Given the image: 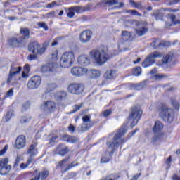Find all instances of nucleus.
Segmentation results:
<instances>
[{
  "mask_svg": "<svg viewBox=\"0 0 180 180\" xmlns=\"http://www.w3.org/2000/svg\"><path fill=\"white\" fill-rule=\"evenodd\" d=\"M89 56L93 63L98 65H103L109 60L108 51L103 49L92 50L89 52Z\"/></svg>",
  "mask_w": 180,
  "mask_h": 180,
  "instance_id": "obj_1",
  "label": "nucleus"
},
{
  "mask_svg": "<svg viewBox=\"0 0 180 180\" xmlns=\"http://www.w3.org/2000/svg\"><path fill=\"white\" fill-rule=\"evenodd\" d=\"M126 131H127V124H124L122 128L117 131L114 136L113 141L107 143V146L112 150L117 148L120 143H123L124 140L122 139V136H124Z\"/></svg>",
  "mask_w": 180,
  "mask_h": 180,
  "instance_id": "obj_2",
  "label": "nucleus"
},
{
  "mask_svg": "<svg viewBox=\"0 0 180 180\" xmlns=\"http://www.w3.org/2000/svg\"><path fill=\"white\" fill-rule=\"evenodd\" d=\"M75 63V55L72 51L65 52L60 57V65L62 68H70Z\"/></svg>",
  "mask_w": 180,
  "mask_h": 180,
  "instance_id": "obj_3",
  "label": "nucleus"
},
{
  "mask_svg": "<svg viewBox=\"0 0 180 180\" xmlns=\"http://www.w3.org/2000/svg\"><path fill=\"white\" fill-rule=\"evenodd\" d=\"M141 115H143V111L139 108L135 107L132 108L129 117L131 127H134L139 123Z\"/></svg>",
  "mask_w": 180,
  "mask_h": 180,
  "instance_id": "obj_4",
  "label": "nucleus"
},
{
  "mask_svg": "<svg viewBox=\"0 0 180 180\" xmlns=\"http://www.w3.org/2000/svg\"><path fill=\"white\" fill-rule=\"evenodd\" d=\"M160 115L165 122L172 123L174 120V110L169 108L168 107H162Z\"/></svg>",
  "mask_w": 180,
  "mask_h": 180,
  "instance_id": "obj_5",
  "label": "nucleus"
},
{
  "mask_svg": "<svg viewBox=\"0 0 180 180\" xmlns=\"http://www.w3.org/2000/svg\"><path fill=\"white\" fill-rule=\"evenodd\" d=\"M85 89V86L81 83H72L69 85L68 91L70 94L73 95H81L84 90Z\"/></svg>",
  "mask_w": 180,
  "mask_h": 180,
  "instance_id": "obj_6",
  "label": "nucleus"
},
{
  "mask_svg": "<svg viewBox=\"0 0 180 180\" xmlns=\"http://www.w3.org/2000/svg\"><path fill=\"white\" fill-rule=\"evenodd\" d=\"M158 57H161V54L158 53V52L150 53L142 63V67H143V68L150 67V65H153V64L155 63V58Z\"/></svg>",
  "mask_w": 180,
  "mask_h": 180,
  "instance_id": "obj_7",
  "label": "nucleus"
},
{
  "mask_svg": "<svg viewBox=\"0 0 180 180\" xmlns=\"http://www.w3.org/2000/svg\"><path fill=\"white\" fill-rule=\"evenodd\" d=\"M28 50L31 53H33V54H39L40 56L45 53V49L41 48L37 41L30 43L28 46Z\"/></svg>",
  "mask_w": 180,
  "mask_h": 180,
  "instance_id": "obj_8",
  "label": "nucleus"
},
{
  "mask_svg": "<svg viewBox=\"0 0 180 180\" xmlns=\"http://www.w3.org/2000/svg\"><path fill=\"white\" fill-rule=\"evenodd\" d=\"M41 84V77L40 76L32 77L27 82L28 89H37Z\"/></svg>",
  "mask_w": 180,
  "mask_h": 180,
  "instance_id": "obj_9",
  "label": "nucleus"
},
{
  "mask_svg": "<svg viewBox=\"0 0 180 180\" xmlns=\"http://www.w3.org/2000/svg\"><path fill=\"white\" fill-rule=\"evenodd\" d=\"M56 104L54 101H48L41 105L40 109L44 113H52L56 110Z\"/></svg>",
  "mask_w": 180,
  "mask_h": 180,
  "instance_id": "obj_10",
  "label": "nucleus"
},
{
  "mask_svg": "<svg viewBox=\"0 0 180 180\" xmlns=\"http://www.w3.org/2000/svg\"><path fill=\"white\" fill-rule=\"evenodd\" d=\"M136 25L138 26V28L135 30V32L138 36H144L146 33L148 31L147 28V22L146 21H138L136 23Z\"/></svg>",
  "mask_w": 180,
  "mask_h": 180,
  "instance_id": "obj_11",
  "label": "nucleus"
},
{
  "mask_svg": "<svg viewBox=\"0 0 180 180\" xmlns=\"http://www.w3.org/2000/svg\"><path fill=\"white\" fill-rule=\"evenodd\" d=\"M26 146V136L23 135H20L17 137L15 142V148L17 150H22V148H25Z\"/></svg>",
  "mask_w": 180,
  "mask_h": 180,
  "instance_id": "obj_12",
  "label": "nucleus"
},
{
  "mask_svg": "<svg viewBox=\"0 0 180 180\" xmlns=\"http://www.w3.org/2000/svg\"><path fill=\"white\" fill-rule=\"evenodd\" d=\"M88 72V69L81 67H74L71 69V74L75 77H82Z\"/></svg>",
  "mask_w": 180,
  "mask_h": 180,
  "instance_id": "obj_13",
  "label": "nucleus"
},
{
  "mask_svg": "<svg viewBox=\"0 0 180 180\" xmlns=\"http://www.w3.org/2000/svg\"><path fill=\"white\" fill-rule=\"evenodd\" d=\"M92 37V32L91 30L83 31L80 34L79 40L81 43L85 44L89 43Z\"/></svg>",
  "mask_w": 180,
  "mask_h": 180,
  "instance_id": "obj_14",
  "label": "nucleus"
},
{
  "mask_svg": "<svg viewBox=\"0 0 180 180\" xmlns=\"http://www.w3.org/2000/svg\"><path fill=\"white\" fill-rule=\"evenodd\" d=\"M21 70H22V68H20V67L12 66L11 68L10 73H9L8 79H7V84H9V82H11V81H12V79L15 77V75H18V74H20Z\"/></svg>",
  "mask_w": 180,
  "mask_h": 180,
  "instance_id": "obj_15",
  "label": "nucleus"
},
{
  "mask_svg": "<svg viewBox=\"0 0 180 180\" xmlns=\"http://www.w3.org/2000/svg\"><path fill=\"white\" fill-rule=\"evenodd\" d=\"M77 63L79 65L88 67L91 64V59L86 55H81L77 58Z\"/></svg>",
  "mask_w": 180,
  "mask_h": 180,
  "instance_id": "obj_16",
  "label": "nucleus"
},
{
  "mask_svg": "<svg viewBox=\"0 0 180 180\" xmlns=\"http://www.w3.org/2000/svg\"><path fill=\"white\" fill-rule=\"evenodd\" d=\"M37 146V145L36 143L30 145L27 151V154L30 155L28 158H31L32 161H33V160H34V157L37 155V149H36Z\"/></svg>",
  "mask_w": 180,
  "mask_h": 180,
  "instance_id": "obj_17",
  "label": "nucleus"
},
{
  "mask_svg": "<svg viewBox=\"0 0 180 180\" xmlns=\"http://www.w3.org/2000/svg\"><path fill=\"white\" fill-rule=\"evenodd\" d=\"M54 71V64L48 63L41 66V72L44 73L45 75H48V74H51Z\"/></svg>",
  "mask_w": 180,
  "mask_h": 180,
  "instance_id": "obj_18",
  "label": "nucleus"
},
{
  "mask_svg": "<svg viewBox=\"0 0 180 180\" xmlns=\"http://www.w3.org/2000/svg\"><path fill=\"white\" fill-rule=\"evenodd\" d=\"M69 12L67 14L68 18H72L77 13H81L83 11L81 6H73L68 8Z\"/></svg>",
  "mask_w": 180,
  "mask_h": 180,
  "instance_id": "obj_19",
  "label": "nucleus"
},
{
  "mask_svg": "<svg viewBox=\"0 0 180 180\" xmlns=\"http://www.w3.org/2000/svg\"><path fill=\"white\" fill-rule=\"evenodd\" d=\"M162 46H169V42H165L161 41V39H155L151 43V46L154 49H158V47H162Z\"/></svg>",
  "mask_w": 180,
  "mask_h": 180,
  "instance_id": "obj_20",
  "label": "nucleus"
},
{
  "mask_svg": "<svg viewBox=\"0 0 180 180\" xmlns=\"http://www.w3.org/2000/svg\"><path fill=\"white\" fill-rule=\"evenodd\" d=\"M92 126H94V122L90 121L79 127L77 130L79 133H84V131H86V130H89V129L92 127Z\"/></svg>",
  "mask_w": 180,
  "mask_h": 180,
  "instance_id": "obj_21",
  "label": "nucleus"
},
{
  "mask_svg": "<svg viewBox=\"0 0 180 180\" xmlns=\"http://www.w3.org/2000/svg\"><path fill=\"white\" fill-rule=\"evenodd\" d=\"M56 151L60 155L64 156L65 154H67V153H68V147L63 144H60L58 146Z\"/></svg>",
  "mask_w": 180,
  "mask_h": 180,
  "instance_id": "obj_22",
  "label": "nucleus"
},
{
  "mask_svg": "<svg viewBox=\"0 0 180 180\" xmlns=\"http://www.w3.org/2000/svg\"><path fill=\"white\" fill-rule=\"evenodd\" d=\"M86 74H88L91 78L94 79L99 78V77H101V71L96 70H87Z\"/></svg>",
  "mask_w": 180,
  "mask_h": 180,
  "instance_id": "obj_23",
  "label": "nucleus"
},
{
  "mask_svg": "<svg viewBox=\"0 0 180 180\" xmlns=\"http://www.w3.org/2000/svg\"><path fill=\"white\" fill-rule=\"evenodd\" d=\"M117 76L116 70H107L105 74V77L107 79H113V78H116Z\"/></svg>",
  "mask_w": 180,
  "mask_h": 180,
  "instance_id": "obj_24",
  "label": "nucleus"
},
{
  "mask_svg": "<svg viewBox=\"0 0 180 180\" xmlns=\"http://www.w3.org/2000/svg\"><path fill=\"white\" fill-rule=\"evenodd\" d=\"M146 86H147V82H143L140 84H132L131 89H134V91H141V89H144Z\"/></svg>",
  "mask_w": 180,
  "mask_h": 180,
  "instance_id": "obj_25",
  "label": "nucleus"
},
{
  "mask_svg": "<svg viewBox=\"0 0 180 180\" xmlns=\"http://www.w3.org/2000/svg\"><path fill=\"white\" fill-rule=\"evenodd\" d=\"M174 60V54L172 53H169L163 56V58L162 59V62L163 64H168L171 63Z\"/></svg>",
  "mask_w": 180,
  "mask_h": 180,
  "instance_id": "obj_26",
  "label": "nucleus"
},
{
  "mask_svg": "<svg viewBox=\"0 0 180 180\" xmlns=\"http://www.w3.org/2000/svg\"><path fill=\"white\" fill-rule=\"evenodd\" d=\"M164 128V125L160 121H156L153 127L154 133H158V131H161V129Z\"/></svg>",
  "mask_w": 180,
  "mask_h": 180,
  "instance_id": "obj_27",
  "label": "nucleus"
},
{
  "mask_svg": "<svg viewBox=\"0 0 180 180\" xmlns=\"http://www.w3.org/2000/svg\"><path fill=\"white\" fill-rule=\"evenodd\" d=\"M67 97V92L65 91H58L56 93L55 98L57 101H61V99H65Z\"/></svg>",
  "mask_w": 180,
  "mask_h": 180,
  "instance_id": "obj_28",
  "label": "nucleus"
},
{
  "mask_svg": "<svg viewBox=\"0 0 180 180\" xmlns=\"http://www.w3.org/2000/svg\"><path fill=\"white\" fill-rule=\"evenodd\" d=\"M164 137V134L162 131H158L155 133V137L153 139V141H160V140H162Z\"/></svg>",
  "mask_w": 180,
  "mask_h": 180,
  "instance_id": "obj_29",
  "label": "nucleus"
},
{
  "mask_svg": "<svg viewBox=\"0 0 180 180\" xmlns=\"http://www.w3.org/2000/svg\"><path fill=\"white\" fill-rule=\"evenodd\" d=\"M130 36H131V34L127 31H123L122 33V39L124 41H127L130 39Z\"/></svg>",
  "mask_w": 180,
  "mask_h": 180,
  "instance_id": "obj_30",
  "label": "nucleus"
},
{
  "mask_svg": "<svg viewBox=\"0 0 180 180\" xmlns=\"http://www.w3.org/2000/svg\"><path fill=\"white\" fill-rule=\"evenodd\" d=\"M11 167L7 166L6 167H0V174L1 175H6L9 171H11Z\"/></svg>",
  "mask_w": 180,
  "mask_h": 180,
  "instance_id": "obj_31",
  "label": "nucleus"
},
{
  "mask_svg": "<svg viewBox=\"0 0 180 180\" xmlns=\"http://www.w3.org/2000/svg\"><path fill=\"white\" fill-rule=\"evenodd\" d=\"M49 171L48 170H43L39 173V176H37L35 178H39V179L41 178V179H46L47 176H49Z\"/></svg>",
  "mask_w": 180,
  "mask_h": 180,
  "instance_id": "obj_32",
  "label": "nucleus"
},
{
  "mask_svg": "<svg viewBox=\"0 0 180 180\" xmlns=\"http://www.w3.org/2000/svg\"><path fill=\"white\" fill-rule=\"evenodd\" d=\"M32 162H33V161L32 160V158H28L27 160V163H22L20 165V168L21 169H26V168H27L29 167V165H30V164H32Z\"/></svg>",
  "mask_w": 180,
  "mask_h": 180,
  "instance_id": "obj_33",
  "label": "nucleus"
},
{
  "mask_svg": "<svg viewBox=\"0 0 180 180\" xmlns=\"http://www.w3.org/2000/svg\"><path fill=\"white\" fill-rule=\"evenodd\" d=\"M56 15H57V11H51L45 14L44 15V18L45 19H51L53 18H56Z\"/></svg>",
  "mask_w": 180,
  "mask_h": 180,
  "instance_id": "obj_34",
  "label": "nucleus"
},
{
  "mask_svg": "<svg viewBox=\"0 0 180 180\" xmlns=\"http://www.w3.org/2000/svg\"><path fill=\"white\" fill-rule=\"evenodd\" d=\"M26 39H27V38H25L23 37L21 38L17 39L18 46H25L26 44V43H27V41H26Z\"/></svg>",
  "mask_w": 180,
  "mask_h": 180,
  "instance_id": "obj_35",
  "label": "nucleus"
},
{
  "mask_svg": "<svg viewBox=\"0 0 180 180\" xmlns=\"http://www.w3.org/2000/svg\"><path fill=\"white\" fill-rule=\"evenodd\" d=\"M8 44L12 47H16L18 46V38H13L8 40Z\"/></svg>",
  "mask_w": 180,
  "mask_h": 180,
  "instance_id": "obj_36",
  "label": "nucleus"
},
{
  "mask_svg": "<svg viewBox=\"0 0 180 180\" xmlns=\"http://www.w3.org/2000/svg\"><path fill=\"white\" fill-rule=\"evenodd\" d=\"M8 158H5L0 160V168H5L8 167Z\"/></svg>",
  "mask_w": 180,
  "mask_h": 180,
  "instance_id": "obj_37",
  "label": "nucleus"
},
{
  "mask_svg": "<svg viewBox=\"0 0 180 180\" xmlns=\"http://www.w3.org/2000/svg\"><path fill=\"white\" fill-rule=\"evenodd\" d=\"M127 13H130L133 16H141V13L137 12L136 10H127Z\"/></svg>",
  "mask_w": 180,
  "mask_h": 180,
  "instance_id": "obj_38",
  "label": "nucleus"
},
{
  "mask_svg": "<svg viewBox=\"0 0 180 180\" xmlns=\"http://www.w3.org/2000/svg\"><path fill=\"white\" fill-rule=\"evenodd\" d=\"M116 4H117V0H107L104 2V5H107L108 6H113Z\"/></svg>",
  "mask_w": 180,
  "mask_h": 180,
  "instance_id": "obj_39",
  "label": "nucleus"
},
{
  "mask_svg": "<svg viewBox=\"0 0 180 180\" xmlns=\"http://www.w3.org/2000/svg\"><path fill=\"white\" fill-rule=\"evenodd\" d=\"M170 20L172 22V23H174V25L180 24V20L176 19V17L174 15H170Z\"/></svg>",
  "mask_w": 180,
  "mask_h": 180,
  "instance_id": "obj_40",
  "label": "nucleus"
},
{
  "mask_svg": "<svg viewBox=\"0 0 180 180\" xmlns=\"http://www.w3.org/2000/svg\"><path fill=\"white\" fill-rule=\"evenodd\" d=\"M141 74V67H136L133 72V75L135 77H139Z\"/></svg>",
  "mask_w": 180,
  "mask_h": 180,
  "instance_id": "obj_41",
  "label": "nucleus"
},
{
  "mask_svg": "<svg viewBox=\"0 0 180 180\" xmlns=\"http://www.w3.org/2000/svg\"><path fill=\"white\" fill-rule=\"evenodd\" d=\"M20 33L25 37H29L30 31L27 28H21Z\"/></svg>",
  "mask_w": 180,
  "mask_h": 180,
  "instance_id": "obj_42",
  "label": "nucleus"
},
{
  "mask_svg": "<svg viewBox=\"0 0 180 180\" xmlns=\"http://www.w3.org/2000/svg\"><path fill=\"white\" fill-rule=\"evenodd\" d=\"M51 57L52 60H58V51L57 50L53 51L51 54Z\"/></svg>",
  "mask_w": 180,
  "mask_h": 180,
  "instance_id": "obj_43",
  "label": "nucleus"
},
{
  "mask_svg": "<svg viewBox=\"0 0 180 180\" xmlns=\"http://www.w3.org/2000/svg\"><path fill=\"white\" fill-rule=\"evenodd\" d=\"M37 26L39 27H42V29H44V30H49V27L44 22H37Z\"/></svg>",
  "mask_w": 180,
  "mask_h": 180,
  "instance_id": "obj_44",
  "label": "nucleus"
},
{
  "mask_svg": "<svg viewBox=\"0 0 180 180\" xmlns=\"http://www.w3.org/2000/svg\"><path fill=\"white\" fill-rule=\"evenodd\" d=\"M164 78H167L166 75H162V74H157L155 75V79H164Z\"/></svg>",
  "mask_w": 180,
  "mask_h": 180,
  "instance_id": "obj_45",
  "label": "nucleus"
},
{
  "mask_svg": "<svg viewBox=\"0 0 180 180\" xmlns=\"http://www.w3.org/2000/svg\"><path fill=\"white\" fill-rule=\"evenodd\" d=\"M78 163L77 162H73L72 163L70 164V165H67V167H65V171H68V169H70V168H72L73 167H75L77 166Z\"/></svg>",
  "mask_w": 180,
  "mask_h": 180,
  "instance_id": "obj_46",
  "label": "nucleus"
},
{
  "mask_svg": "<svg viewBox=\"0 0 180 180\" xmlns=\"http://www.w3.org/2000/svg\"><path fill=\"white\" fill-rule=\"evenodd\" d=\"M13 116V113L11 111L8 112L6 115V121L9 122L12 117Z\"/></svg>",
  "mask_w": 180,
  "mask_h": 180,
  "instance_id": "obj_47",
  "label": "nucleus"
},
{
  "mask_svg": "<svg viewBox=\"0 0 180 180\" xmlns=\"http://www.w3.org/2000/svg\"><path fill=\"white\" fill-rule=\"evenodd\" d=\"M83 124L88 123L91 122V116L85 115L82 117Z\"/></svg>",
  "mask_w": 180,
  "mask_h": 180,
  "instance_id": "obj_48",
  "label": "nucleus"
},
{
  "mask_svg": "<svg viewBox=\"0 0 180 180\" xmlns=\"http://www.w3.org/2000/svg\"><path fill=\"white\" fill-rule=\"evenodd\" d=\"M81 108H82V104L75 105L72 113H75V112H78V110H79V109H81Z\"/></svg>",
  "mask_w": 180,
  "mask_h": 180,
  "instance_id": "obj_49",
  "label": "nucleus"
},
{
  "mask_svg": "<svg viewBox=\"0 0 180 180\" xmlns=\"http://www.w3.org/2000/svg\"><path fill=\"white\" fill-rule=\"evenodd\" d=\"M172 103L175 109H179V106H180L179 102L175 100H173L172 101Z\"/></svg>",
  "mask_w": 180,
  "mask_h": 180,
  "instance_id": "obj_50",
  "label": "nucleus"
},
{
  "mask_svg": "<svg viewBox=\"0 0 180 180\" xmlns=\"http://www.w3.org/2000/svg\"><path fill=\"white\" fill-rule=\"evenodd\" d=\"M77 141H78V139L77 137L70 136L68 143H77Z\"/></svg>",
  "mask_w": 180,
  "mask_h": 180,
  "instance_id": "obj_51",
  "label": "nucleus"
},
{
  "mask_svg": "<svg viewBox=\"0 0 180 180\" xmlns=\"http://www.w3.org/2000/svg\"><path fill=\"white\" fill-rule=\"evenodd\" d=\"M30 108V103L27 102L22 105V110H27Z\"/></svg>",
  "mask_w": 180,
  "mask_h": 180,
  "instance_id": "obj_52",
  "label": "nucleus"
},
{
  "mask_svg": "<svg viewBox=\"0 0 180 180\" xmlns=\"http://www.w3.org/2000/svg\"><path fill=\"white\" fill-rule=\"evenodd\" d=\"M112 113V111L110 110H105L104 112H103V116L104 117H108Z\"/></svg>",
  "mask_w": 180,
  "mask_h": 180,
  "instance_id": "obj_53",
  "label": "nucleus"
},
{
  "mask_svg": "<svg viewBox=\"0 0 180 180\" xmlns=\"http://www.w3.org/2000/svg\"><path fill=\"white\" fill-rule=\"evenodd\" d=\"M130 4L131 5H134L135 8H136L137 9H141L142 6L141 4H136L134 3V1H130Z\"/></svg>",
  "mask_w": 180,
  "mask_h": 180,
  "instance_id": "obj_54",
  "label": "nucleus"
},
{
  "mask_svg": "<svg viewBox=\"0 0 180 180\" xmlns=\"http://www.w3.org/2000/svg\"><path fill=\"white\" fill-rule=\"evenodd\" d=\"M6 151H8V145H6L4 148L1 150H0V156L4 155V154H5Z\"/></svg>",
  "mask_w": 180,
  "mask_h": 180,
  "instance_id": "obj_55",
  "label": "nucleus"
},
{
  "mask_svg": "<svg viewBox=\"0 0 180 180\" xmlns=\"http://www.w3.org/2000/svg\"><path fill=\"white\" fill-rule=\"evenodd\" d=\"M30 120V117H22L20 122L21 123H27Z\"/></svg>",
  "mask_w": 180,
  "mask_h": 180,
  "instance_id": "obj_56",
  "label": "nucleus"
},
{
  "mask_svg": "<svg viewBox=\"0 0 180 180\" xmlns=\"http://www.w3.org/2000/svg\"><path fill=\"white\" fill-rule=\"evenodd\" d=\"M54 6H57V2L56 1H53L52 3L46 5V8H54Z\"/></svg>",
  "mask_w": 180,
  "mask_h": 180,
  "instance_id": "obj_57",
  "label": "nucleus"
},
{
  "mask_svg": "<svg viewBox=\"0 0 180 180\" xmlns=\"http://www.w3.org/2000/svg\"><path fill=\"white\" fill-rule=\"evenodd\" d=\"M49 44H50V41H46L45 42H44L43 44V46L41 47V49H45V51L46 49H47V47H49Z\"/></svg>",
  "mask_w": 180,
  "mask_h": 180,
  "instance_id": "obj_58",
  "label": "nucleus"
},
{
  "mask_svg": "<svg viewBox=\"0 0 180 180\" xmlns=\"http://www.w3.org/2000/svg\"><path fill=\"white\" fill-rule=\"evenodd\" d=\"M6 96H13V89H11L9 91H8L6 94Z\"/></svg>",
  "mask_w": 180,
  "mask_h": 180,
  "instance_id": "obj_59",
  "label": "nucleus"
},
{
  "mask_svg": "<svg viewBox=\"0 0 180 180\" xmlns=\"http://www.w3.org/2000/svg\"><path fill=\"white\" fill-rule=\"evenodd\" d=\"M68 131L74 133V131H75V127L72 124H70V126L68 127Z\"/></svg>",
  "mask_w": 180,
  "mask_h": 180,
  "instance_id": "obj_60",
  "label": "nucleus"
},
{
  "mask_svg": "<svg viewBox=\"0 0 180 180\" xmlns=\"http://www.w3.org/2000/svg\"><path fill=\"white\" fill-rule=\"evenodd\" d=\"M19 162H20V155H17V158L15 159V167H16L17 165H19Z\"/></svg>",
  "mask_w": 180,
  "mask_h": 180,
  "instance_id": "obj_61",
  "label": "nucleus"
},
{
  "mask_svg": "<svg viewBox=\"0 0 180 180\" xmlns=\"http://www.w3.org/2000/svg\"><path fill=\"white\" fill-rule=\"evenodd\" d=\"M109 158H106V157H103L101 158V162H102L103 164H104L105 162H109Z\"/></svg>",
  "mask_w": 180,
  "mask_h": 180,
  "instance_id": "obj_62",
  "label": "nucleus"
},
{
  "mask_svg": "<svg viewBox=\"0 0 180 180\" xmlns=\"http://www.w3.org/2000/svg\"><path fill=\"white\" fill-rule=\"evenodd\" d=\"M62 140H63V141H67L68 143V141H70V135H64L62 137Z\"/></svg>",
  "mask_w": 180,
  "mask_h": 180,
  "instance_id": "obj_63",
  "label": "nucleus"
},
{
  "mask_svg": "<svg viewBox=\"0 0 180 180\" xmlns=\"http://www.w3.org/2000/svg\"><path fill=\"white\" fill-rule=\"evenodd\" d=\"M172 180H180V177L177 176L176 174H173V176H172Z\"/></svg>",
  "mask_w": 180,
  "mask_h": 180,
  "instance_id": "obj_64",
  "label": "nucleus"
}]
</instances>
